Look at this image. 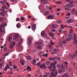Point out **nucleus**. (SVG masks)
Instances as JSON below:
<instances>
[{
  "instance_id": "49",
  "label": "nucleus",
  "mask_w": 77,
  "mask_h": 77,
  "mask_svg": "<svg viewBox=\"0 0 77 77\" xmlns=\"http://www.w3.org/2000/svg\"><path fill=\"white\" fill-rule=\"evenodd\" d=\"M53 52L54 53H56L57 52V49H55L54 50Z\"/></svg>"
},
{
  "instance_id": "8",
  "label": "nucleus",
  "mask_w": 77,
  "mask_h": 77,
  "mask_svg": "<svg viewBox=\"0 0 77 77\" xmlns=\"http://www.w3.org/2000/svg\"><path fill=\"white\" fill-rule=\"evenodd\" d=\"M20 63L21 65H22V66H23L25 65V63L24 60H20Z\"/></svg>"
},
{
  "instance_id": "10",
  "label": "nucleus",
  "mask_w": 77,
  "mask_h": 77,
  "mask_svg": "<svg viewBox=\"0 0 77 77\" xmlns=\"http://www.w3.org/2000/svg\"><path fill=\"white\" fill-rule=\"evenodd\" d=\"M42 68L44 69H46V66L44 63L43 64V65H41V66H40V69H41Z\"/></svg>"
},
{
  "instance_id": "9",
  "label": "nucleus",
  "mask_w": 77,
  "mask_h": 77,
  "mask_svg": "<svg viewBox=\"0 0 77 77\" xmlns=\"http://www.w3.org/2000/svg\"><path fill=\"white\" fill-rule=\"evenodd\" d=\"M33 39V38H31L29 37V38H28V41L29 45H31L32 43V41Z\"/></svg>"
},
{
  "instance_id": "61",
  "label": "nucleus",
  "mask_w": 77,
  "mask_h": 77,
  "mask_svg": "<svg viewBox=\"0 0 77 77\" xmlns=\"http://www.w3.org/2000/svg\"><path fill=\"white\" fill-rule=\"evenodd\" d=\"M51 45H54V43L52 41H51Z\"/></svg>"
},
{
  "instance_id": "33",
  "label": "nucleus",
  "mask_w": 77,
  "mask_h": 77,
  "mask_svg": "<svg viewBox=\"0 0 77 77\" xmlns=\"http://www.w3.org/2000/svg\"><path fill=\"white\" fill-rule=\"evenodd\" d=\"M4 51L5 52L7 51L8 49L6 47H5L3 49Z\"/></svg>"
},
{
  "instance_id": "19",
  "label": "nucleus",
  "mask_w": 77,
  "mask_h": 77,
  "mask_svg": "<svg viewBox=\"0 0 77 77\" xmlns=\"http://www.w3.org/2000/svg\"><path fill=\"white\" fill-rule=\"evenodd\" d=\"M51 76H52V77H56V75H55L54 74V73L53 72H52L51 73Z\"/></svg>"
},
{
  "instance_id": "63",
  "label": "nucleus",
  "mask_w": 77,
  "mask_h": 77,
  "mask_svg": "<svg viewBox=\"0 0 77 77\" xmlns=\"http://www.w3.org/2000/svg\"><path fill=\"white\" fill-rule=\"evenodd\" d=\"M2 63H0V69H1L2 67Z\"/></svg>"
},
{
  "instance_id": "35",
  "label": "nucleus",
  "mask_w": 77,
  "mask_h": 77,
  "mask_svg": "<svg viewBox=\"0 0 77 77\" xmlns=\"http://www.w3.org/2000/svg\"><path fill=\"white\" fill-rule=\"evenodd\" d=\"M5 68H6L8 69H9L10 68L8 65H7V66L5 67Z\"/></svg>"
},
{
  "instance_id": "40",
  "label": "nucleus",
  "mask_w": 77,
  "mask_h": 77,
  "mask_svg": "<svg viewBox=\"0 0 77 77\" xmlns=\"http://www.w3.org/2000/svg\"><path fill=\"white\" fill-rule=\"evenodd\" d=\"M4 19L2 17H0V21H2Z\"/></svg>"
},
{
  "instance_id": "11",
  "label": "nucleus",
  "mask_w": 77,
  "mask_h": 77,
  "mask_svg": "<svg viewBox=\"0 0 77 77\" xmlns=\"http://www.w3.org/2000/svg\"><path fill=\"white\" fill-rule=\"evenodd\" d=\"M26 59L28 60H32V58L31 56H27L26 57Z\"/></svg>"
},
{
  "instance_id": "56",
  "label": "nucleus",
  "mask_w": 77,
  "mask_h": 77,
  "mask_svg": "<svg viewBox=\"0 0 77 77\" xmlns=\"http://www.w3.org/2000/svg\"><path fill=\"white\" fill-rule=\"evenodd\" d=\"M57 74H58V72L57 71L55 72H54V75H57Z\"/></svg>"
},
{
  "instance_id": "62",
  "label": "nucleus",
  "mask_w": 77,
  "mask_h": 77,
  "mask_svg": "<svg viewBox=\"0 0 77 77\" xmlns=\"http://www.w3.org/2000/svg\"><path fill=\"white\" fill-rule=\"evenodd\" d=\"M65 11H69V9L67 8V7H66L65 8Z\"/></svg>"
},
{
  "instance_id": "14",
  "label": "nucleus",
  "mask_w": 77,
  "mask_h": 77,
  "mask_svg": "<svg viewBox=\"0 0 77 77\" xmlns=\"http://www.w3.org/2000/svg\"><path fill=\"white\" fill-rule=\"evenodd\" d=\"M76 11V10L75 8L72 9L71 11V14H74Z\"/></svg>"
},
{
  "instance_id": "30",
  "label": "nucleus",
  "mask_w": 77,
  "mask_h": 77,
  "mask_svg": "<svg viewBox=\"0 0 77 77\" xmlns=\"http://www.w3.org/2000/svg\"><path fill=\"white\" fill-rule=\"evenodd\" d=\"M74 2L73 1H70V2H69V4H70L72 5L74 3Z\"/></svg>"
},
{
  "instance_id": "27",
  "label": "nucleus",
  "mask_w": 77,
  "mask_h": 77,
  "mask_svg": "<svg viewBox=\"0 0 77 77\" xmlns=\"http://www.w3.org/2000/svg\"><path fill=\"white\" fill-rule=\"evenodd\" d=\"M41 1H42V2L43 3H44L47 2V0H42Z\"/></svg>"
},
{
  "instance_id": "37",
  "label": "nucleus",
  "mask_w": 77,
  "mask_h": 77,
  "mask_svg": "<svg viewBox=\"0 0 77 77\" xmlns=\"http://www.w3.org/2000/svg\"><path fill=\"white\" fill-rule=\"evenodd\" d=\"M62 72V70L61 69H59L58 70V73H59V74L61 73Z\"/></svg>"
},
{
  "instance_id": "42",
  "label": "nucleus",
  "mask_w": 77,
  "mask_h": 77,
  "mask_svg": "<svg viewBox=\"0 0 77 77\" xmlns=\"http://www.w3.org/2000/svg\"><path fill=\"white\" fill-rule=\"evenodd\" d=\"M6 8V6H2V9H5Z\"/></svg>"
},
{
  "instance_id": "55",
  "label": "nucleus",
  "mask_w": 77,
  "mask_h": 77,
  "mask_svg": "<svg viewBox=\"0 0 77 77\" xmlns=\"http://www.w3.org/2000/svg\"><path fill=\"white\" fill-rule=\"evenodd\" d=\"M17 0H10L11 2H17Z\"/></svg>"
},
{
  "instance_id": "22",
  "label": "nucleus",
  "mask_w": 77,
  "mask_h": 77,
  "mask_svg": "<svg viewBox=\"0 0 77 77\" xmlns=\"http://www.w3.org/2000/svg\"><path fill=\"white\" fill-rule=\"evenodd\" d=\"M67 7H68V8H72L73 7V5H67Z\"/></svg>"
},
{
  "instance_id": "50",
  "label": "nucleus",
  "mask_w": 77,
  "mask_h": 77,
  "mask_svg": "<svg viewBox=\"0 0 77 77\" xmlns=\"http://www.w3.org/2000/svg\"><path fill=\"white\" fill-rule=\"evenodd\" d=\"M52 67V66H48V69H51Z\"/></svg>"
},
{
  "instance_id": "32",
  "label": "nucleus",
  "mask_w": 77,
  "mask_h": 77,
  "mask_svg": "<svg viewBox=\"0 0 77 77\" xmlns=\"http://www.w3.org/2000/svg\"><path fill=\"white\" fill-rule=\"evenodd\" d=\"M13 45L12 44H11L9 45V48H10L12 49L13 48Z\"/></svg>"
},
{
  "instance_id": "20",
  "label": "nucleus",
  "mask_w": 77,
  "mask_h": 77,
  "mask_svg": "<svg viewBox=\"0 0 77 77\" xmlns=\"http://www.w3.org/2000/svg\"><path fill=\"white\" fill-rule=\"evenodd\" d=\"M6 3V2H3L2 1H1V2H0V3H1V5H5Z\"/></svg>"
},
{
  "instance_id": "25",
  "label": "nucleus",
  "mask_w": 77,
  "mask_h": 77,
  "mask_svg": "<svg viewBox=\"0 0 77 77\" xmlns=\"http://www.w3.org/2000/svg\"><path fill=\"white\" fill-rule=\"evenodd\" d=\"M49 48L50 50H51L53 49V46L51 45H49Z\"/></svg>"
},
{
  "instance_id": "34",
  "label": "nucleus",
  "mask_w": 77,
  "mask_h": 77,
  "mask_svg": "<svg viewBox=\"0 0 77 77\" xmlns=\"http://www.w3.org/2000/svg\"><path fill=\"white\" fill-rule=\"evenodd\" d=\"M9 64L11 67L12 66V62L11 61H9Z\"/></svg>"
},
{
  "instance_id": "18",
  "label": "nucleus",
  "mask_w": 77,
  "mask_h": 77,
  "mask_svg": "<svg viewBox=\"0 0 77 77\" xmlns=\"http://www.w3.org/2000/svg\"><path fill=\"white\" fill-rule=\"evenodd\" d=\"M16 27L18 28H20L21 27V24L20 23H18L16 25Z\"/></svg>"
},
{
  "instance_id": "15",
  "label": "nucleus",
  "mask_w": 77,
  "mask_h": 77,
  "mask_svg": "<svg viewBox=\"0 0 77 77\" xmlns=\"http://www.w3.org/2000/svg\"><path fill=\"white\" fill-rule=\"evenodd\" d=\"M26 70H29V72H31L32 70V69L30 66H28L27 67V68H26Z\"/></svg>"
},
{
  "instance_id": "1",
  "label": "nucleus",
  "mask_w": 77,
  "mask_h": 77,
  "mask_svg": "<svg viewBox=\"0 0 77 77\" xmlns=\"http://www.w3.org/2000/svg\"><path fill=\"white\" fill-rule=\"evenodd\" d=\"M38 45L37 46V48L39 50H41L42 49V48L41 47V46L43 47L44 46V45H43L42 43L38 42H35V45ZM40 45L41 46H39Z\"/></svg>"
},
{
  "instance_id": "13",
  "label": "nucleus",
  "mask_w": 77,
  "mask_h": 77,
  "mask_svg": "<svg viewBox=\"0 0 77 77\" xmlns=\"http://www.w3.org/2000/svg\"><path fill=\"white\" fill-rule=\"evenodd\" d=\"M76 55V54H75L74 55H70V56H69V59H70L71 60L73 59L74 57H76L75 56Z\"/></svg>"
},
{
  "instance_id": "36",
  "label": "nucleus",
  "mask_w": 77,
  "mask_h": 77,
  "mask_svg": "<svg viewBox=\"0 0 77 77\" xmlns=\"http://www.w3.org/2000/svg\"><path fill=\"white\" fill-rule=\"evenodd\" d=\"M1 11L3 12H4L5 13H6L7 11H5L4 10H3V9H1Z\"/></svg>"
},
{
  "instance_id": "28",
  "label": "nucleus",
  "mask_w": 77,
  "mask_h": 77,
  "mask_svg": "<svg viewBox=\"0 0 77 77\" xmlns=\"http://www.w3.org/2000/svg\"><path fill=\"white\" fill-rule=\"evenodd\" d=\"M50 64V62L49 61H47L45 63V64L46 65H49Z\"/></svg>"
},
{
  "instance_id": "6",
  "label": "nucleus",
  "mask_w": 77,
  "mask_h": 77,
  "mask_svg": "<svg viewBox=\"0 0 77 77\" xmlns=\"http://www.w3.org/2000/svg\"><path fill=\"white\" fill-rule=\"evenodd\" d=\"M54 16L51 15H49L48 17V19H53L54 18Z\"/></svg>"
},
{
  "instance_id": "48",
  "label": "nucleus",
  "mask_w": 77,
  "mask_h": 77,
  "mask_svg": "<svg viewBox=\"0 0 77 77\" xmlns=\"http://www.w3.org/2000/svg\"><path fill=\"white\" fill-rule=\"evenodd\" d=\"M73 36H74V40H75L76 39V35H75V34H74L73 35Z\"/></svg>"
},
{
  "instance_id": "59",
  "label": "nucleus",
  "mask_w": 77,
  "mask_h": 77,
  "mask_svg": "<svg viewBox=\"0 0 77 77\" xmlns=\"http://www.w3.org/2000/svg\"><path fill=\"white\" fill-rule=\"evenodd\" d=\"M6 4L7 5H8V7L10 6V5L9 4L8 2H6Z\"/></svg>"
},
{
  "instance_id": "58",
  "label": "nucleus",
  "mask_w": 77,
  "mask_h": 77,
  "mask_svg": "<svg viewBox=\"0 0 77 77\" xmlns=\"http://www.w3.org/2000/svg\"><path fill=\"white\" fill-rule=\"evenodd\" d=\"M13 68H14V69H17V67H16V65H14V66H13Z\"/></svg>"
},
{
  "instance_id": "5",
  "label": "nucleus",
  "mask_w": 77,
  "mask_h": 77,
  "mask_svg": "<svg viewBox=\"0 0 77 77\" xmlns=\"http://www.w3.org/2000/svg\"><path fill=\"white\" fill-rule=\"evenodd\" d=\"M41 35L42 37L43 36L45 37H47V34H45V32L43 31L41 32Z\"/></svg>"
},
{
  "instance_id": "23",
  "label": "nucleus",
  "mask_w": 77,
  "mask_h": 77,
  "mask_svg": "<svg viewBox=\"0 0 77 77\" xmlns=\"http://www.w3.org/2000/svg\"><path fill=\"white\" fill-rule=\"evenodd\" d=\"M49 35L52 37H54V35L53 33H49Z\"/></svg>"
},
{
  "instance_id": "41",
  "label": "nucleus",
  "mask_w": 77,
  "mask_h": 77,
  "mask_svg": "<svg viewBox=\"0 0 77 77\" xmlns=\"http://www.w3.org/2000/svg\"><path fill=\"white\" fill-rule=\"evenodd\" d=\"M64 68V66H63V64H62L61 65V69H63Z\"/></svg>"
},
{
  "instance_id": "16",
  "label": "nucleus",
  "mask_w": 77,
  "mask_h": 77,
  "mask_svg": "<svg viewBox=\"0 0 77 77\" xmlns=\"http://www.w3.org/2000/svg\"><path fill=\"white\" fill-rule=\"evenodd\" d=\"M52 27H53V28L55 29L58 26L56 24H52Z\"/></svg>"
},
{
  "instance_id": "3",
  "label": "nucleus",
  "mask_w": 77,
  "mask_h": 77,
  "mask_svg": "<svg viewBox=\"0 0 77 77\" xmlns=\"http://www.w3.org/2000/svg\"><path fill=\"white\" fill-rule=\"evenodd\" d=\"M19 37V35H14V40H15L16 42H18L19 40L18 37Z\"/></svg>"
},
{
  "instance_id": "57",
  "label": "nucleus",
  "mask_w": 77,
  "mask_h": 77,
  "mask_svg": "<svg viewBox=\"0 0 77 77\" xmlns=\"http://www.w3.org/2000/svg\"><path fill=\"white\" fill-rule=\"evenodd\" d=\"M57 4H58V5H60L62 3L61 2H57Z\"/></svg>"
},
{
  "instance_id": "45",
  "label": "nucleus",
  "mask_w": 77,
  "mask_h": 77,
  "mask_svg": "<svg viewBox=\"0 0 77 77\" xmlns=\"http://www.w3.org/2000/svg\"><path fill=\"white\" fill-rule=\"evenodd\" d=\"M56 67H57V68H60V64H57V66H56Z\"/></svg>"
},
{
  "instance_id": "26",
  "label": "nucleus",
  "mask_w": 77,
  "mask_h": 77,
  "mask_svg": "<svg viewBox=\"0 0 77 77\" xmlns=\"http://www.w3.org/2000/svg\"><path fill=\"white\" fill-rule=\"evenodd\" d=\"M23 49V47L22 46H20L19 48L18 49V50L19 51H20L21 50Z\"/></svg>"
},
{
  "instance_id": "12",
  "label": "nucleus",
  "mask_w": 77,
  "mask_h": 77,
  "mask_svg": "<svg viewBox=\"0 0 77 77\" xmlns=\"http://www.w3.org/2000/svg\"><path fill=\"white\" fill-rule=\"evenodd\" d=\"M74 22L73 20H72L71 19H69L67 20L66 21V22L68 23H72Z\"/></svg>"
},
{
  "instance_id": "29",
  "label": "nucleus",
  "mask_w": 77,
  "mask_h": 77,
  "mask_svg": "<svg viewBox=\"0 0 77 77\" xmlns=\"http://www.w3.org/2000/svg\"><path fill=\"white\" fill-rule=\"evenodd\" d=\"M11 44H12L13 45L15 46L16 45V43L14 42H11Z\"/></svg>"
},
{
  "instance_id": "51",
  "label": "nucleus",
  "mask_w": 77,
  "mask_h": 77,
  "mask_svg": "<svg viewBox=\"0 0 77 77\" xmlns=\"http://www.w3.org/2000/svg\"><path fill=\"white\" fill-rule=\"evenodd\" d=\"M61 23V20H58V24H60Z\"/></svg>"
},
{
  "instance_id": "52",
  "label": "nucleus",
  "mask_w": 77,
  "mask_h": 77,
  "mask_svg": "<svg viewBox=\"0 0 77 77\" xmlns=\"http://www.w3.org/2000/svg\"><path fill=\"white\" fill-rule=\"evenodd\" d=\"M56 59L57 60H59L60 59V58L59 57H56Z\"/></svg>"
},
{
  "instance_id": "17",
  "label": "nucleus",
  "mask_w": 77,
  "mask_h": 77,
  "mask_svg": "<svg viewBox=\"0 0 77 77\" xmlns=\"http://www.w3.org/2000/svg\"><path fill=\"white\" fill-rule=\"evenodd\" d=\"M0 15H1V16L4 17L5 16V13L3 12H0Z\"/></svg>"
},
{
  "instance_id": "2",
  "label": "nucleus",
  "mask_w": 77,
  "mask_h": 77,
  "mask_svg": "<svg viewBox=\"0 0 77 77\" xmlns=\"http://www.w3.org/2000/svg\"><path fill=\"white\" fill-rule=\"evenodd\" d=\"M7 24L6 23H2L1 24V26H0V33H3L4 31L2 30V28L4 27V26H6Z\"/></svg>"
},
{
  "instance_id": "47",
  "label": "nucleus",
  "mask_w": 77,
  "mask_h": 77,
  "mask_svg": "<svg viewBox=\"0 0 77 77\" xmlns=\"http://www.w3.org/2000/svg\"><path fill=\"white\" fill-rule=\"evenodd\" d=\"M64 65H68V63L67 62V61H65L64 62Z\"/></svg>"
},
{
  "instance_id": "39",
  "label": "nucleus",
  "mask_w": 77,
  "mask_h": 77,
  "mask_svg": "<svg viewBox=\"0 0 77 77\" xmlns=\"http://www.w3.org/2000/svg\"><path fill=\"white\" fill-rule=\"evenodd\" d=\"M9 54L8 53H6L5 54H4V55L5 56H7L8 55H9Z\"/></svg>"
},
{
  "instance_id": "60",
  "label": "nucleus",
  "mask_w": 77,
  "mask_h": 77,
  "mask_svg": "<svg viewBox=\"0 0 77 77\" xmlns=\"http://www.w3.org/2000/svg\"><path fill=\"white\" fill-rule=\"evenodd\" d=\"M19 42H20L21 43H23V40H22V39H21L20 40Z\"/></svg>"
},
{
  "instance_id": "53",
  "label": "nucleus",
  "mask_w": 77,
  "mask_h": 77,
  "mask_svg": "<svg viewBox=\"0 0 77 77\" xmlns=\"http://www.w3.org/2000/svg\"><path fill=\"white\" fill-rule=\"evenodd\" d=\"M68 75L67 74H65L63 75V77H68Z\"/></svg>"
},
{
  "instance_id": "43",
  "label": "nucleus",
  "mask_w": 77,
  "mask_h": 77,
  "mask_svg": "<svg viewBox=\"0 0 77 77\" xmlns=\"http://www.w3.org/2000/svg\"><path fill=\"white\" fill-rule=\"evenodd\" d=\"M57 63L58 62L56 61H54V64L55 65H56Z\"/></svg>"
},
{
  "instance_id": "64",
  "label": "nucleus",
  "mask_w": 77,
  "mask_h": 77,
  "mask_svg": "<svg viewBox=\"0 0 77 77\" xmlns=\"http://www.w3.org/2000/svg\"><path fill=\"white\" fill-rule=\"evenodd\" d=\"M22 44V43H21L20 42H19L18 43V46H20V45L21 44Z\"/></svg>"
},
{
  "instance_id": "44",
  "label": "nucleus",
  "mask_w": 77,
  "mask_h": 77,
  "mask_svg": "<svg viewBox=\"0 0 77 77\" xmlns=\"http://www.w3.org/2000/svg\"><path fill=\"white\" fill-rule=\"evenodd\" d=\"M51 32H55L56 30L54 29H51Z\"/></svg>"
},
{
  "instance_id": "54",
  "label": "nucleus",
  "mask_w": 77,
  "mask_h": 77,
  "mask_svg": "<svg viewBox=\"0 0 77 77\" xmlns=\"http://www.w3.org/2000/svg\"><path fill=\"white\" fill-rule=\"evenodd\" d=\"M63 44H66V41L65 40H63Z\"/></svg>"
},
{
  "instance_id": "31",
  "label": "nucleus",
  "mask_w": 77,
  "mask_h": 77,
  "mask_svg": "<svg viewBox=\"0 0 77 77\" xmlns=\"http://www.w3.org/2000/svg\"><path fill=\"white\" fill-rule=\"evenodd\" d=\"M48 60L51 61H54V58H49Z\"/></svg>"
},
{
  "instance_id": "24",
  "label": "nucleus",
  "mask_w": 77,
  "mask_h": 77,
  "mask_svg": "<svg viewBox=\"0 0 77 77\" xmlns=\"http://www.w3.org/2000/svg\"><path fill=\"white\" fill-rule=\"evenodd\" d=\"M12 39V36H10L8 38V41H11V40Z\"/></svg>"
},
{
  "instance_id": "7",
  "label": "nucleus",
  "mask_w": 77,
  "mask_h": 77,
  "mask_svg": "<svg viewBox=\"0 0 77 77\" xmlns=\"http://www.w3.org/2000/svg\"><path fill=\"white\" fill-rule=\"evenodd\" d=\"M36 24L32 25V30H35L36 29Z\"/></svg>"
},
{
  "instance_id": "38",
  "label": "nucleus",
  "mask_w": 77,
  "mask_h": 77,
  "mask_svg": "<svg viewBox=\"0 0 77 77\" xmlns=\"http://www.w3.org/2000/svg\"><path fill=\"white\" fill-rule=\"evenodd\" d=\"M36 60H33V62H32L31 63L32 64H33L34 63H36Z\"/></svg>"
},
{
  "instance_id": "21",
  "label": "nucleus",
  "mask_w": 77,
  "mask_h": 77,
  "mask_svg": "<svg viewBox=\"0 0 77 77\" xmlns=\"http://www.w3.org/2000/svg\"><path fill=\"white\" fill-rule=\"evenodd\" d=\"M63 26V24H62V25H61V26H60L61 28L62 29H64L65 27H67V26H66V25L64 26V27Z\"/></svg>"
},
{
  "instance_id": "46",
  "label": "nucleus",
  "mask_w": 77,
  "mask_h": 77,
  "mask_svg": "<svg viewBox=\"0 0 77 77\" xmlns=\"http://www.w3.org/2000/svg\"><path fill=\"white\" fill-rule=\"evenodd\" d=\"M70 31H69V33L72 34V32L73 31V30L72 29H70Z\"/></svg>"
},
{
  "instance_id": "4",
  "label": "nucleus",
  "mask_w": 77,
  "mask_h": 77,
  "mask_svg": "<svg viewBox=\"0 0 77 77\" xmlns=\"http://www.w3.org/2000/svg\"><path fill=\"white\" fill-rule=\"evenodd\" d=\"M69 38H67L66 39V41H69L71 39L72 40L73 39V37H72L71 35H69Z\"/></svg>"
}]
</instances>
